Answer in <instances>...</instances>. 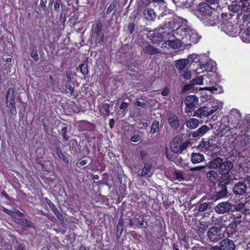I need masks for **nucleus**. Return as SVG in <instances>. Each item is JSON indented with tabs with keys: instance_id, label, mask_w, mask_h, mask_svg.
<instances>
[{
	"instance_id": "f257e3e1",
	"label": "nucleus",
	"mask_w": 250,
	"mask_h": 250,
	"mask_svg": "<svg viewBox=\"0 0 250 250\" xmlns=\"http://www.w3.org/2000/svg\"><path fill=\"white\" fill-rule=\"evenodd\" d=\"M220 78L216 73H204V116L208 117L218 109H221L223 104L215 99L211 98V94L220 93L223 91L218 85Z\"/></svg>"
},
{
	"instance_id": "f03ea898",
	"label": "nucleus",
	"mask_w": 250,
	"mask_h": 250,
	"mask_svg": "<svg viewBox=\"0 0 250 250\" xmlns=\"http://www.w3.org/2000/svg\"><path fill=\"white\" fill-rule=\"evenodd\" d=\"M179 18L173 19L167 22L166 21L165 23L159 27L153 33V37L155 42H166L174 36L175 34H179L182 32H185L186 29L181 24L180 21H181Z\"/></svg>"
},
{
	"instance_id": "7ed1b4c3",
	"label": "nucleus",
	"mask_w": 250,
	"mask_h": 250,
	"mask_svg": "<svg viewBox=\"0 0 250 250\" xmlns=\"http://www.w3.org/2000/svg\"><path fill=\"white\" fill-rule=\"evenodd\" d=\"M14 90L12 87H9L6 93V106L9 109L11 115L15 116L17 114L16 107V103L14 99Z\"/></svg>"
},
{
	"instance_id": "20e7f679",
	"label": "nucleus",
	"mask_w": 250,
	"mask_h": 250,
	"mask_svg": "<svg viewBox=\"0 0 250 250\" xmlns=\"http://www.w3.org/2000/svg\"><path fill=\"white\" fill-rule=\"evenodd\" d=\"M189 144L188 141L183 142L182 138L179 136H177L172 139L171 148L172 151L175 153H181L184 149L187 148Z\"/></svg>"
},
{
	"instance_id": "39448f33",
	"label": "nucleus",
	"mask_w": 250,
	"mask_h": 250,
	"mask_svg": "<svg viewBox=\"0 0 250 250\" xmlns=\"http://www.w3.org/2000/svg\"><path fill=\"white\" fill-rule=\"evenodd\" d=\"M102 25L100 21L92 25L91 34L95 38L96 43H101L104 40V36L102 32Z\"/></svg>"
},
{
	"instance_id": "423d86ee",
	"label": "nucleus",
	"mask_w": 250,
	"mask_h": 250,
	"mask_svg": "<svg viewBox=\"0 0 250 250\" xmlns=\"http://www.w3.org/2000/svg\"><path fill=\"white\" fill-rule=\"evenodd\" d=\"M198 97L195 95L187 96L184 101L186 104L185 112L188 114L192 113L194 109L198 107Z\"/></svg>"
},
{
	"instance_id": "0eeeda50",
	"label": "nucleus",
	"mask_w": 250,
	"mask_h": 250,
	"mask_svg": "<svg viewBox=\"0 0 250 250\" xmlns=\"http://www.w3.org/2000/svg\"><path fill=\"white\" fill-rule=\"evenodd\" d=\"M235 245L234 242L225 238L219 243V246H214L210 248V250H235Z\"/></svg>"
},
{
	"instance_id": "6e6552de",
	"label": "nucleus",
	"mask_w": 250,
	"mask_h": 250,
	"mask_svg": "<svg viewBox=\"0 0 250 250\" xmlns=\"http://www.w3.org/2000/svg\"><path fill=\"white\" fill-rule=\"evenodd\" d=\"M223 237L221 229L217 227H212L209 229L208 232V238L209 241L216 242Z\"/></svg>"
},
{
	"instance_id": "1a4fd4ad",
	"label": "nucleus",
	"mask_w": 250,
	"mask_h": 250,
	"mask_svg": "<svg viewBox=\"0 0 250 250\" xmlns=\"http://www.w3.org/2000/svg\"><path fill=\"white\" fill-rule=\"evenodd\" d=\"M190 7L194 8L195 15L201 20L203 18V0H189Z\"/></svg>"
},
{
	"instance_id": "9d476101",
	"label": "nucleus",
	"mask_w": 250,
	"mask_h": 250,
	"mask_svg": "<svg viewBox=\"0 0 250 250\" xmlns=\"http://www.w3.org/2000/svg\"><path fill=\"white\" fill-rule=\"evenodd\" d=\"M236 141L240 149L244 151L246 149L247 146L250 144V136L246 134H242L236 138Z\"/></svg>"
},
{
	"instance_id": "9b49d317",
	"label": "nucleus",
	"mask_w": 250,
	"mask_h": 250,
	"mask_svg": "<svg viewBox=\"0 0 250 250\" xmlns=\"http://www.w3.org/2000/svg\"><path fill=\"white\" fill-rule=\"evenodd\" d=\"M222 30L227 34L231 36H234L237 33V27L232 24L231 22L226 21L222 24Z\"/></svg>"
},
{
	"instance_id": "f8f14e48",
	"label": "nucleus",
	"mask_w": 250,
	"mask_h": 250,
	"mask_svg": "<svg viewBox=\"0 0 250 250\" xmlns=\"http://www.w3.org/2000/svg\"><path fill=\"white\" fill-rule=\"evenodd\" d=\"M213 11L210 6L205 7L204 21L206 20V21H204V22L206 23V25L207 26H213L215 25L214 19L211 16Z\"/></svg>"
},
{
	"instance_id": "ddd939ff",
	"label": "nucleus",
	"mask_w": 250,
	"mask_h": 250,
	"mask_svg": "<svg viewBox=\"0 0 250 250\" xmlns=\"http://www.w3.org/2000/svg\"><path fill=\"white\" fill-rule=\"evenodd\" d=\"M247 189V186L244 182H239L234 185L232 191L235 195H243L246 192Z\"/></svg>"
},
{
	"instance_id": "4468645a",
	"label": "nucleus",
	"mask_w": 250,
	"mask_h": 250,
	"mask_svg": "<svg viewBox=\"0 0 250 250\" xmlns=\"http://www.w3.org/2000/svg\"><path fill=\"white\" fill-rule=\"evenodd\" d=\"M232 208V204L229 202H222L219 203L215 210L218 213L223 214L229 212Z\"/></svg>"
},
{
	"instance_id": "2eb2a0df",
	"label": "nucleus",
	"mask_w": 250,
	"mask_h": 250,
	"mask_svg": "<svg viewBox=\"0 0 250 250\" xmlns=\"http://www.w3.org/2000/svg\"><path fill=\"white\" fill-rule=\"evenodd\" d=\"M15 222L17 224L25 226L28 228L35 229V225L34 223L28 219L27 217L24 215V217H14Z\"/></svg>"
},
{
	"instance_id": "dca6fc26",
	"label": "nucleus",
	"mask_w": 250,
	"mask_h": 250,
	"mask_svg": "<svg viewBox=\"0 0 250 250\" xmlns=\"http://www.w3.org/2000/svg\"><path fill=\"white\" fill-rule=\"evenodd\" d=\"M233 167V164L230 161L222 162V164L220 167L219 171L221 173L225 174L227 179L228 180V178L229 177V171Z\"/></svg>"
},
{
	"instance_id": "f3484780",
	"label": "nucleus",
	"mask_w": 250,
	"mask_h": 250,
	"mask_svg": "<svg viewBox=\"0 0 250 250\" xmlns=\"http://www.w3.org/2000/svg\"><path fill=\"white\" fill-rule=\"evenodd\" d=\"M216 63L214 61L208 59L204 63V73H216Z\"/></svg>"
},
{
	"instance_id": "a211bd4d",
	"label": "nucleus",
	"mask_w": 250,
	"mask_h": 250,
	"mask_svg": "<svg viewBox=\"0 0 250 250\" xmlns=\"http://www.w3.org/2000/svg\"><path fill=\"white\" fill-rule=\"evenodd\" d=\"M200 57L197 54H193L190 55L188 58L187 59L188 60V63H195L197 64L198 67L197 69L198 68L202 69L203 67V64L201 62H200Z\"/></svg>"
},
{
	"instance_id": "6ab92c4d",
	"label": "nucleus",
	"mask_w": 250,
	"mask_h": 250,
	"mask_svg": "<svg viewBox=\"0 0 250 250\" xmlns=\"http://www.w3.org/2000/svg\"><path fill=\"white\" fill-rule=\"evenodd\" d=\"M44 201L45 203L49 207L56 217L58 219H61L62 217V214L57 209L56 206L48 198L46 197L44 198Z\"/></svg>"
},
{
	"instance_id": "aec40b11",
	"label": "nucleus",
	"mask_w": 250,
	"mask_h": 250,
	"mask_svg": "<svg viewBox=\"0 0 250 250\" xmlns=\"http://www.w3.org/2000/svg\"><path fill=\"white\" fill-rule=\"evenodd\" d=\"M145 18L149 21H154L156 18V13L154 10L150 8L145 9L143 12Z\"/></svg>"
},
{
	"instance_id": "412c9836",
	"label": "nucleus",
	"mask_w": 250,
	"mask_h": 250,
	"mask_svg": "<svg viewBox=\"0 0 250 250\" xmlns=\"http://www.w3.org/2000/svg\"><path fill=\"white\" fill-rule=\"evenodd\" d=\"M228 194V191L227 188V187H225L213 195L211 199L213 201H217L227 197Z\"/></svg>"
},
{
	"instance_id": "4be33fe9",
	"label": "nucleus",
	"mask_w": 250,
	"mask_h": 250,
	"mask_svg": "<svg viewBox=\"0 0 250 250\" xmlns=\"http://www.w3.org/2000/svg\"><path fill=\"white\" fill-rule=\"evenodd\" d=\"M144 52L149 55H153L156 54H158L160 52V50L155 47L154 46L148 44L145 46L143 48Z\"/></svg>"
},
{
	"instance_id": "5701e85b",
	"label": "nucleus",
	"mask_w": 250,
	"mask_h": 250,
	"mask_svg": "<svg viewBox=\"0 0 250 250\" xmlns=\"http://www.w3.org/2000/svg\"><path fill=\"white\" fill-rule=\"evenodd\" d=\"M223 160L220 157H217L212 160L209 163L207 164V167L210 168H217L220 167L222 164Z\"/></svg>"
},
{
	"instance_id": "b1692460",
	"label": "nucleus",
	"mask_w": 250,
	"mask_h": 250,
	"mask_svg": "<svg viewBox=\"0 0 250 250\" xmlns=\"http://www.w3.org/2000/svg\"><path fill=\"white\" fill-rule=\"evenodd\" d=\"M168 123L172 128L177 129L179 127V121L178 117L175 115H173L167 119Z\"/></svg>"
},
{
	"instance_id": "393cba45",
	"label": "nucleus",
	"mask_w": 250,
	"mask_h": 250,
	"mask_svg": "<svg viewBox=\"0 0 250 250\" xmlns=\"http://www.w3.org/2000/svg\"><path fill=\"white\" fill-rule=\"evenodd\" d=\"M29 53L33 60L37 62L39 60V55L37 47L34 43H30Z\"/></svg>"
},
{
	"instance_id": "a878e982",
	"label": "nucleus",
	"mask_w": 250,
	"mask_h": 250,
	"mask_svg": "<svg viewBox=\"0 0 250 250\" xmlns=\"http://www.w3.org/2000/svg\"><path fill=\"white\" fill-rule=\"evenodd\" d=\"M176 7L182 8H190V2L189 0H171Z\"/></svg>"
},
{
	"instance_id": "bb28decb",
	"label": "nucleus",
	"mask_w": 250,
	"mask_h": 250,
	"mask_svg": "<svg viewBox=\"0 0 250 250\" xmlns=\"http://www.w3.org/2000/svg\"><path fill=\"white\" fill-rule=\"evenodd\" d=\"M56 153L59 157L60 161H61L64 166H67L69 163L67 157L62 152L60 146L56 147Z\"/></svg>"
},
{
	"instance_id": "cd10ccee",
	"label": "nucleus",
	"mask_w": 250,
	"mask_h": 250,
	"mask_svg": "<svg viewBox=\"0 0 250 250\" xmlns=\"http://www.w3.org/2000/svg\"><path fill=\"white\" fill-rule=\"evenodd\" d=\"M188 64V60L187 59H180L176 61V67L180 72L185 69L187 65Z\"/></svg>"
},
{
	"instance_id": "c85d7f7f",
	"label": "nucleus",
	"mask_w": 250,
	"mask_h": 250,
	"mask_svg": "<svg viewBox=\"0 0 250 250\" xmlns=\"http://www.w3.org/2000/svg\"><path fill=\"white\" fill-rule=\"evenodd\" d=\"M110 104L106 103L103 104L100 108L99 111L101 116L106 117L109 115Z\"/></svg>"
},
{
	"instance_id": "c756f323",
	"label": "nucleus",
	"mask_w": 250,
	"mask_h": 250,
	"mask_svg": "<svg viewBox=\"0 0 250 250\" xmlns=\"http://www.w3.org/2000/svg\"><path fill=\"white\" fill-rule=\"evenodd\" d=\"M154 218L156 222V226L159 228L158 232L162 231L163 229L166 227L165 220L162 217L158 215H155Z\"/></svg>"
},
{
	"instance_id": "7c9ffc66",
	"label": "nucleus",
	"mask_w": 250,
	"mask_h": 250,
	"mask_svg": "<svg viewBox=\"0 0 250 250\" xmlns=\"http://www.w3.org/2000/svg\"><path fill=\"white\" fill-rule=\"evenodd\" d=\"M186 125L189 129H195L198 126L199 121L195 118L189 119L186 122Z\"/></svg>"
},
{
	"instance_id": "2f4dec72",
	"label": "nucleus",
	"mask_w": 250,
	"mask_h": 250,
	"mask_svg": "<svg viewBox=\"0 0 250 250\" xmlns=\"http://www.w3.org/2000/svg\"><path fill=\"white\" fill-rule=\"evenodd\" d=\"M229 125V121L228 116H224L221 118L220 129L221 132H223L226 128L228 127Z\"/></svg>"
},
{
	"instance_id": "473e14b6",
	"label": "nucleus",
	"mask_w": 250,
	"mask_h": 250,
	"mask_svg": "<svg viewBox=\"0 0 250 250\" xmlns=\"http://www.w3.org/2000/svg\"><path fill=\"white\" fill-rule=\"evenodd\" d=\"M241 38L244 42H250V26L249 25L245 31L242 33Z\"/></svg>"
},
{
	"instance_id": "72a5a7b5",
	"label": "nucleus",
	"mask_w": 250,
	"mask_h": 250,
	"mask_svg": "<svg viewBox=\"0 0 250 250\" xmlns=\"http://www.w3.org/2000/svg\"><path fill=\"white\" fill-rule=\"evenodd\" d=\"M207 178L213 183L217 182L218 179V174L216 171L211 170L207 173Z\"/></svg>"
},
{
	"instance_id": "f704fd0d",
	"label": "nucleus",
	"mask_w": 250,
	"mask_h": 250,
	"mask_svg": "<svg viewBox=\"0 0 250 250\" xmlns=\"http://www.w3.org/2000/svg\"><path fill=\"white\" fill-rule=\"evenodd\" d=\"M203 161V155L200 153H193L191 155V162L193 164L199 163Z\"/></svg>"
},
{
	"instance_id": "c9c22d12",
	"label": "nucleus",
	"mask_w": 250,
	"mask_h": 250,
	"mask_svg": "<svg viewBox=\"0 0 250 250\" xmlns=\"http://www.w3.org/2000/svg\"><path fill=\"white\" fill-rule=\"evenodd\" d=\"M165 43L173 49H178L180 47V44L179 41L174 39H170Z\"/></svg>"
},
{
	"instance_id": "e433bc0d",
	"label": "nucleus",
	"mask_w": 250,
	"mask_h": 250,
	"mask_svg": "<svg viewBox=\"0 0 250 250\" xmlns=\"http://www.w3.org/2000/svg\"><path fill=\"white\" fill-rule=\"evenodd\" d=\"M151 168L152 165L148 163H146L142 169L140 176L145 177L151 171Z\"/></svg>"
},
{
	"instance_id": "4c0bfd02",
	"label": "nucleus",
	"mask_w": 250,
	"mask_h": 250,
	"mask_svg": "<svg viewBox=\"0 0 250 250\" xmlns=\"http://www.w3.org/2000/svg\"><path fill=\"white\" fill-rule=\"evenodd\" d=\"M188 36L189 41L194 43L197 42L200 38L197 33L193 31L190 32L188 34Z\"/></svg>"
},
{
	"instance_id": "58836bf2",
	"label": "nucleus",
	"mask_w": 250,
	"mask_h": 250,
	"mask_svg": "<svg viewBox=\"0 0 250 250\" xmlns=\"http://www.w3.org/2000/svg\"><path fill=\"white\" fill-rule=\"evenodd\" d=\"M79 69L80 72L84 75H86L88 73V69L87 63H82L80 64L77 67Z\"/></svg>"
},
{
	"instance_id": "ea45409f",
	"label": "nucleus",
	"mask_w": 250,
	"mask_h": 250,
	"mask_svg": "<svg viewBox=\"0 0 250 250\" xmlns=\"http://www.w3.org/2000/svg\"><path fill=\"white\" fill-rule=\"evenodd\" d=\"M159 130V123L156 120H154L151 125L150 132L154 134L158 132Z\"/></svg>"
},
{
	"instance_id": "a19ab883",
	"label": "nucleus",
	"mask_w": 250,
	"mask_h": 250,
	"mask_svg": "<svg viewBox=\"0 0 250 250\" xmlns=\"http://www.w3.org/2000/svg\"><path fill=\"white\" fill-rule=\"evenodd\" d=\"M117 3V1L115 0H113L111 2L105 12V14L106 15L111 13L116 7Z\"/></svg>"
},
{
	"instance_id": "79ce46f5",
	"label": "nucleus",
	"mask_w": 250,
	"mask_h": 250,
	"mask_svg": "<svg viewBox=\"0 0 250 250\" xmlns=\"http://www.w3.org/2000/svg\"><path fill=\"white\" fill-rule=\"evenodd\" d=\"M230 116H233L237 121L240 120L241 115L240 111L237 109H233L230 111Z\"/></svg>"
},
{
	"instance_id": "37998d69",
	"label": "nucleus",
	"mask_w": 250,
	"mask_h": 250,
	"mask_svg": "<svg viewBox=\"0 0 250 250\" xmlns=\"http://www.w3.org/2000/svg\"><path fill=\"white\" fill-rule=\"evenodd\" d=\"M181 76L185 80H188L190 79L191 77V74L190 71L188 70H184L180 72Z\"/></svg>"
},
{
	"instance_id": "c03bdc74",
	"label": "nucleus",
	"mask_w": 250,
	"mask_h": 250,
	"mask_svg": "<svg viewBox=\"0 0 250 250\" xmlns=\"http://www.w3.org/2000/svg\"><path fill=\"white\" fill-rule=\"evenodd\" d=\"M67 11L65 9L62 8L61 12L60 14V21L62 24H63L66 21V16Z\"/></svg>"
},
{
	"instance_id": "a18cd8bd",
	"label": "nucleus",
	"mask_w": 250,
	"mask_h": 250,
	"mask_svg": "<svg viewBox=\"0 0 250 250\" xmlns=\"http://www.w3.org/2000/svg\"><path fill=\"white\" fill-rule=\"evenodd\" d=\"M95 200L97 202H100L101 204H104L108 201L107 197L101 194L97 195L95 197Z\"/></svg>"
},
{
	"instance_id": "49530a36",
	"label": "nucleus",
	"mask_w": 250,
	"mask_h": 250,
	"mask_svg": "<svg viewBox=\"0 0 250 250\" xmlns=\"http://www.w3.org/2000/svg\"><path fill=\"white\" fill-rule=\"evenodd\" d=\"M194 85L190 82L189 84H187L184 85L182 88V92L186 93L189 91L193 90Z\"/></svg>"
},
{
	"instance_id": "de8ad7c7",
	"label": "nucleus",
	"mask_w": 250,
	"mask_h": 250,
	"mask_svg": "<svg viewBox=\"0 0 250 250\" xmlns=\"http://www.w3.org/2000/svg\"><path fill=\"white\" fill-rule=\"evenodd\" d=\"M194 85L196 84H202L203 83V76L197 77L190 81Z\"/></svg>"
},
{
	"instance_id": "09e8293b",
	"label": "nucleus",
	"mask_w": 250,
	"mask_h": 250,
	"mask_svg": "<svg viewBox=\"0 0 250 250\" xmlns=\"http://www.w3.org/2000/svg\"><path fill=\"white\" fill-rule=\"evenodd\" d=\"M62 7V3L61 0H56L54 2V8L56 12H58L60 11V6Z\"/></svg>"
},
{
	"instance_id": "8fccbe9b",
	"label": "nucleus",
	"mask_w": 250,
	"mask_h": 250,
	"mask_svg": "<svg viewBox=\"0 0 250 250\" xmlns=\"http://www.w3.org/2000/svg\"><path fill=\"white\" fill-rule=\"evenodd\" d=\"M67 128L66 126L63 127L61 130L60 133L62 135L63 139L65 141H68L69 137L66 134Z\"/></svg>"
},
{
	"instance_id": "3c124183",
	"label": "nucleus",
	"mask_w": 250,
	"mask_h": 250,
	"mask_svg": "<svg viewBox=\"0 0 250 250\" xmlns=\"http://www.w3.org/2000/svg\"><path fill=\"white\" fill-rule=\"evenodd\" d=\"M203 135V125L201 126L197 131L192 133V136L194 138H196L199 136Z\"/></svg>"
},
{
	"instance_id": "603ef678",
	"label": "nucleus",
	"mask_w": 250,
	"mask_h": 250,
	"mask_svg": "<svg viewBox=\"0 0 250 250\" xmlns=\"http://www.w3.org/2000/svg\"><path fill=\"white\" fill-rule=\"evenodd\" d=\"M136 219L137 220L136 226L137 228H141L144 227V219L143 217L136 218Z\"/></svg>"
},
{
	"instance_id": "864d4df0",
	"label": "nucleus",
	"mask_w": 250,
	"mask_h": 250,
	"mask_svg": "<svg viewBox=\"0 0 250 250\" xmlns=\"http://www.w3.org/2000/svg\"><path fill=\"white\" fill-rule=\"evenodd\" d=\"M135 24L134 22H130L127 26V31L130 34H132L135 29Z\"/></svg>"
},
{
	"instance_id": "5fc2aeb1",
	"label": "nucleus",
	"mask_w": 250,
	"mask_h": 250,
	"mask_svg": "<svg viewBox=\"0 0 250 250\" xmlns=\"http://www.w3.org/2000/svg\"><path fill=\"white\" fill-rule=\"evenodd\" d=\"M66 90H67L66 92L68 93H70L71 94H72L74 92V88L73 87L70 83H67L65 86Z\"/></svg>"
},
{
	"instance_id": "6e6d98bb",
	"label": "nucleus",
	"mask_w": 250,
	"mask_h": 250,
	"mask_svg": "<svg viewBox=\"0 0 250 250\" xmlns=\"http://www.w3.org/2000/svg\"><path fill=\"white\" fill-rule=\"evenodd\" d=\"M151 2V0H140L141 6L146 7L148 6Z\"/></svg>"
},
{
	"instance_id": "4d7b16f0",
	"label": "nucleus",
	"mask_w": 250,
	"mask_h": 250,
	"mask_svg": "<svg viewBox=\"0 0 250 250\" xmlns=\"http://www.w3.org/2000/svg\"><path fill=\"white\" fill-rule=\"evenodd\" d=\"M141 137L139 134H134L131 138L130 140L133 142H137L140 140Z\"/></svg>"
},
{
	"instance_id": "13d9d810",
	"label": "nucleus",
	"mask_w": 250,
	"mask_h": 250,
	"mask_svg": "<svg viewBox=\"0 0 250 250\" xmlns=\"http://www.w3.org/2000/svg\"><path fill=\"white\" fill-rule=\"evenodd\" d=\"M203 113V107H201L194 111V116H199V115H200L201 117L202 116Z\"/></svg>"
},
{
	"instance_id": "bf43d9fd",
	"label": "nucleus",
	"mask_w": 250,
	"mask_h": 250,
	"mask_svg": "<svg viewBox=\"0 0 250 250\" xmlns=\"http://www.w3.org/2000/svg\"><path fill=\"white\" fill-rule=\"evenodd\" d=\"M174 175L175 176L176 179L177 180H180V179H184L183 174L181 172H180V171L175 172Z\"/></svg>"
},
{
	"instance_id": "052dcab7",
	"label": "nucleus",
	"mask_w": 250,
	"mask_h": 250,
	"mask_svg": "<svg viewBox=\"0 0 250 250\" xmlns=\"http://www.w3.org/2000/svg\"><path fill=\"white\" fill-rule=\"evenodd\" d=\"M134 104L136 106H139V107H145L146 106V103L145 102H141V101H136L134 103Z\"/></svg>"
},
{
	"instance_id": "680f3d73",
	"label": "nucleus",
	"mask_w": 250,
	"mask_h": 250,
	"mask_svg": "<svg viewBox=\"0 0 250 250\" xmlns=\"http://www.w3.org/2000/svg\"><path fill=\"white\" fill-rule=\"evenodd\" d=\"M140 154L141 159L142 160H144L146 157V156L147 155V153L146 151L144 150H141L140 151Z\"/></svg>"
},
{
	"instance_id": "e2e57ef3",
	"label": "nucleus",
	"mask_w": 250,
	"mask_h": 250,
	"mask_svg": "<svg viewBox=\"0 0 250 250\" xmlns=\"http://www.w3.org/2000/svg\"><path fill=\"white\" fill-rule=\"evenodd\" d=\"M87 160H83L81 161L79 163H78L77 164V167L81 168L82 167H84L87 164Z\"/></svg>"
},
{
	"instance_id": "0e129e2a",
	"label": "nucleus",
	"mask_w": 250,
	"mask_h": 250,
	"mask_svg": "<svg viewBox=\"0 0 250 250\" xmlns=\"http://www.w3.org/2000/svg\"><path fill=\"white\" fill-rule=\"evenodd\" d=\"M16 250H26V249L23 244L18 243L16 247Z\"/></svg>"
},
{
	"instance_id": "69168bd1",
	"label": "nucleus",
	"mask_w": 250,
	"mask_h": 250,
	"mask_svg": "<svg viewBox=\"0 0 250 250\" xmlns=\"http://www.w3.org/2000/svg\"><path fill=\"white\" fill-rule=\"evenodd\" d=\"M123 225H124L123 221L121 219L119 220L117 226H118L119 227H121V232H120V235L121 234V233L123 230Z\"/></svg>"
},
{
	"instance_id": "338daca9",
	"label": "nucleus",
	"mask_w": 250,
	"mask_h": 250,
	"mask_svg": "<svg viewBox=\"0 0 250 250\" xmlns=\"http://www.w3.org/2000/svg\"><path fill=\"white\" fill-rule=\"evenodd\" d=\"M244 182L245 183H247L249 185V187H250V175H248L246 177H244Z\"/></svg>"
},
{
	"instance_id": "774afa93",
	"label": "nucleus",
	"mask_w": 250,
	"mask_h": 250,
	"mask_svg": "<svg viewBox=\"0 0 250 250\" xmlns=\"http://www.w3.org/2000/svg\"><path fill=\"white\" fill-rule=\"evenodd\" d=\"M169 93V90L167 88H165L161 92L163 96H167Z\"/></svg>"
}]
</instances>
